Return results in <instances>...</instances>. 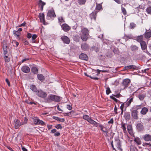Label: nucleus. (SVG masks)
<instances>
[{
	"mask_svg": "<svg viewBox=\"0 0 151 151\" xmlns=\"http://www.w3.org/2000/svg\"><path fill=\"white\" fill-rule=\"evenodd\" d=\"M89 32L88 30L86 28L81 29V37L83 41H86L87 40L89 35Z\"/></svg>",
	"mask_w": 151,
	"mask_h": 151,
	"instance_id": "obj_1",
	"label": "nucleus"
},
{
	"mask_svg": "<svg viewBox=\"0 0 151 151\" xmlns=\"http://www.w3.org/2000/svg\"><path fill=\"white\" fill-rule=\"evenodd\" d=\"M47 100L49 102L50 100L56 102H59L60 101V96L50 94L47 98Z\"/></svg>",
	"mask_w": 151,
	"mask_h": 151,
	"instance_id": "obj_2",
	"label": "nucleus"
},
{
	"mask_svg": "<svg viewBox=\"0 0 151 151\" xmlns=\"http://www.w3.org/2000/svg\"><path fill=\"white\" fill-rule=\"evenodd\" d=\"M130 82V80L128 78L124 79L121 84V87L123 89L126 88L128 86Z\"/></svg>",
	"mask_w": 151,
	"mask_h": 151,
	"instance_id": "obj_3",
	"label": "nucleus"
},
{
	"mask_svg": "<svg viewBox=\"0 0 151 151\" xmlns=\"http://www.w3.org/2000/svg\"><path fill=\"white\" fill-rule=\"evenodd\" d=\"M36 94L39 97L42 98H45L47 96L46 93L41 90H38Z\"/></svg>",
	"mask_w": 151,
	"mask_h": 151,
	"instance_id": "obj_4",
	"label": "nucleus"
},
{
	"mask_svg": "<svg viewBox=\"0 0 151 151\" xmlns=\"http://www.w3.org/2000/svg\"><path fill=\"white\" fill-rule=\"evenodd\" d=\"M114 145L120 151H122V149L121 148V143L120 140L118 138H116L115 139L114 142Z\"/></svg>",
	"mask_w": 151,
	"mask_h": 151,
	"instance_id": "obj_5",
	"label": "nucleus"
},
{
	"mask_svg": "<svg viewBox=\"0 0 151 151\" xmlns=\"http://www.w3.org/2000/svg\"><path fill=\"white\" fill-rule=\"evenodd\" d=\"M136 129L138 132H140L143 130L144 128L143 123L141 122H139L136 124Z\"/></svg>",
	"mask_w": 151,
	"mask_h": 151,
	"instance_id": "obj_6",
	"label": "nucleus"
},
{
	"mask_svg": "<svg viewBox=\"0 0 151 151\" xmlns=\"http://www.w3.org/2000/svg\"><path fill=\"white\" fill-rule=\"evenodd\" d=\"M131 115L133 118L137 120L138 119V111L137 110H133L131 111Z\"/></svg>",
	"mask_w": 151,
	"mask_h": 151,
	"instance_id": "obj_7",
	"label": "nucleus"
},
{
	"mask_svg": "<svg viewBox=\"0 0 151 151\" xmlns=\"http://www.w3.org/2000/svg\"><path fill=\"white\" fill-rule=\"evenodd\" d=\"M14 127L16 129L18 128L20 126L22 125V122H20L19 120L17 119H15L14 120Z\"/></svg>",
	"mask_w": 151,
	"mask_h": 151,
	"instance_id": "obj_8",
	"label": "nucleus"
},
{
	"mask_svg": "<svg viewBox=\"0 0 151 151\" xmlns=\"http://www.w3.org/2000/svg\"><path fill=\"white\" fill-rule=\"evenodd\" d=\"M61 39L65 43L68 44L70 43V40L68 37L66 36H63L61 37Z\"/></svg>",
	"mask_w": 151,
	"mask_h": 151,
	"instance_id": "obj_9",
	"label": "nucleus"
},
{
	"mask_svg": "<svg viewBox=\"0 0 151 151\" xmlns=\"http://www.w3.org/2000/svg\"><path fill=\"white\" fill-rule=\"evenodd\" d=\"M37 4L40 9H43L44 6L46 5V3L42 0H39Z\"/></svg>",
	"mask_w": 151,
	"mask_h": 151,
	"instance_id": "obj_10",
	"label": "nucleus"
},
{
	"mask_svg": "<svg viewBox=\"0 0 151 151\" xmlns=\"http://www.w3.org/2000/svg\"><path fill=\"white\" fill-rule=\"evenodd\" d=\"M39 17L40 21L44 25H45V16L43 13H40L39 14Z\"/></svg>",
	"mask_w": 151,
	"mask_h": 151,
	"instance_id": "obj_11",
	"label": "nucleus"
},
{
	"mask_svg": "<svg viewBox=\"0 0 151 151\" xmlns=\"http://www.w3.org/2000/svg\"><path fill=\"white\" fill-rule=\"evenodd\" d=\"M22 71L25 73H28L30 71V69L29 67L27 66H23L21 68Z\"/></svg>",
	"mask_w": 151,
	"mask_h": 151,
	"instance_id": "obj_12",
	"label": "nucleus"
},
{
	"mask_svg": "<svg viewBox=\"0 0 151 151\" xmlns=\"http://www.w3.org/2000/svg\"><path fill=\"white\" fill-rule=\"evenodd\" d=\"M137 68V67L135 65H131L127 66H125L123 69V70L125 71L127 70L130 69H136Z\"/></svg>",
	"mask_w": 151,
	"mask_h": 151,
	"instance_id": "obj_13",
	"label": "nucleus"
},
{
	"mask_svg": "<svg viewBox=\"0 0 151 151\" xmlns=\"http://www.w3.org/2000/svg\"><path fill=\"white\" fill-rule=\"evenodd\" d=\"M62 29L65 32H68L70 29V27L67 24L65 23L61 25Z\"/></svg>",
	"mask_w": 151,
	"mask_h": 151,
	"instance_id": "obj_14",
	"label": "nucleus"
},
{
	"mask_svg": "<svg viewBox=\"0 0 151 151\" xmlns=\"http://www.w3.org/2000/svg\"><path fill=\"white\" fill-rule=\"evenodd\" d=\"M81 48L84 51H87L88 50L89 46L88 44L86 43H82L81 45Z\"/></svg>",
	"mask_w": 151,
	"mask_h": 151,
	"instance_id": "obj_15",
	"label": "nucleus"
},
{
	"mask_svg": "<svg viewBox=\"0 0 151 151\" xmlns=\"http://www.w3.org/2000/svg\"><path fill=\"white\" fill-rule=\"evenodd\" d=\"M47 16L50 17H55L56 15L54 10H49L47 13Z\"/></svg>",
	"mask_w": 151,
	"mask_h": 151,
	"instance_id": "obj_16",
	"label": "nucleus"
},
{
	"mask_svg": "<svg viewBox=\"0 0 151 151\" xmlns=\"http://www.w3.org/2000/svg\"><path fill=\"white\" fill-rule=\"evenodd\" d=\"M133 98L132 97L130 99H128L127 101L124 102L126 108L128 107L131 104V103L133 101Z\"/></svg>",
	"mask_w": 151,
	"mask_h": 151,
	"instance_id": "obj_17",
	"label": "nucleus"
},
{
	"mask_svg": "<svg viewBox=\"0 0 151 151\" xmlns=\"http://www.w3.org/2000/svg\"><path fill=\"white\" fill-rule=\"evenodd\" d=\"M79 58L81 59L85 60H87L88 59L86 55L83 53H82L81 55H80Z\"/></svg>",
	"mask_w": 151,
	"mask_h": 151,
	"instance_id": "obj_18",
	"label": "nucleus"
},
{
	"mask_svg": "<svg viewBox=\"0 0 151 151\" xmlns=\"http://www.w3.org/2000/svg\"><path fill=\"white\" fill-rule=\"evenodd\" d=\"M135 40L137 41L138 42L140 43L141 42L143 41V37L142 35L138 36L135 37Z\"/></svg>",
	"mask_w": 151,
	"mask_h": 151,
	"instance_id": "obj_19",
	"label": "nucleus"
},
{
	"mask_svg": "<svg viewBox=\"0 0 151 151\" xmlns=\"http://www.w3.org/2000/svg\"><path fill=\"white\" fill-rule=\"evenodd\" d=\"M140 44L142 50H145L147 48V45L145 41H143L141 42Z\"/></svg>",
	"mask_w": 151,
	"mask_h": 151,
	"instance_id": "obj_20",
	"label": "nucleus"
},
{
	"mask_svg": "<svg viewBox=\"0 0 151 151\" xmlns=\"http://www.w3.org/2000/svg\"><path fill=\"white\" fill-rule=\"evenodd\" d=\"M124 117L126 120H128L130 119V115L129 112H126L124 114Z\"/></svg>",
	"mask_w": 151,
	"mask_h": 151,
	"instance_id": "obj_21",
	"label": "nucleus"
},
{
	"mask_svg": "<svg viewBox=\"0 0 151 151\" xmlns=\"http://www.w3.org/2000/svg\"><path fill=\"white\" fill-rule=\"evenodd\" d=\"M38 79L40 81L43 82L45 80L44 76L41 74H38L37 75Z\"/></svg>",
	"mask_w": 151,
	"mask_h": 151,
	"instance_id": "obj_22",
	"label": "nucleus"
},
{
	"mask_svg": "<svg viewBox=\"0 0 151 151\" xmlns=\"http://www.w3.org/2000/svg\"><path fill=\"white\" fill-rule=\"evenodd\" d=\"M99 126L101 128V130L104 132L106 133V135H107L108 132L107 129L104 127L102 125L100 124Z\"/></svg>",
	"mask_w": 151,
	"mask_h": 151,
	"instance_id": "obj_23",
	"label": "nucleus"
},
{
	"mask_svg": "<svg viewBox=\"0 0 151 151\" xmlns=\"http://www.w3.org/2000/svg\"><path fill=\"white\" fill-rule=\"evenodd\" d=\"M148 111V109L147 108L144 107L142 108V110L140 111V113L143 115H145L147 114Z\"/></svg>",
	"mask_w": 151,
	"mask_h": 151,
	"instance_id": "obj_24",
	"label": "nucleus"
},
{
	"mask_svg": "<svg viewBox=\"0 0 151 151\" xmlns=\"http://www.w3.org/2000/svg\"><path fill=\"white\" fill-rule=\"evenodd\" d=\"M144 139L146 141L151 140V136L149 134H145L144 137Z\"/></svg>",
	"mask_w": 151,
	"mask_h": 151,
	"instance_id": "obj_25",
	"label": "nucleus"
},
{
	"mask_svg": "<svg viewBox=\"0 0 151 151\" xmlns=\"http://www.w3.org/2000/svg\"><path fill=\"white\" fill-rule=\"evenodd\" d=\"M88 122L90 124H93L96 127H97L98 124L99 125L100 124H99L94 121L91 118L90 119Z\"/></svg>",
	"mask_w": 151,
	"mask_h": 151,
	"instance_id": "obj_26",
	"label": "nucleus"
},
{
	"mask_svg": "<svg viewBox=\"0 0 151 151\" xmlns=\"http://www.w3.org/2000/svg\"><path fill=\"white\" fill-rule=\"evenodd\" d=\"M3 48L4 55L8 54L7 50V48H8V47L6 45H3Z\"/></svg>",
	"mask_w": 151,
	"mask_h": 151,
	"instance_id": "obj_27",
	"label": "nucleus"
},
{
	"mask_svg": "<svg viewBox=\"0 0 151 151\" xmlns=\"http://www.w3.org/2000/svg\"><path fill=\"white\" fill-rule=\"evenodd\" d=\"M97 13L96 11L94 12H92L90 14V17L91 19H93L94 20H95L96 19V14Z\"/></svg>",
	"mask_w": 151,
	"mask_h": 151,
	"instance_id": "obj_28",
	"label": "nucleus"
},
{
	"mask_svg": "<svg viewBox=\"0 0 151 151\" xmlns=\"http://www.w3.org/2000/svg\"><path fill=\"white\" fill-rule=\"evenodd\" d=\"M127 128L129 133L131 134L132 133V125H128Z\"/></svg>",
	"mask_w": 151,
	"mask_h": 151,
	"instance_id": "obj_29",
	"label": "nucleus"
},
{
	"mask_svg": "<svg viewBox=\"0 0 151 151\" xmlns=\"http://www.w3.org/2000/svg\"><path fill=\"white\" fill-rule=\"evenodd\" d=\"M138 47L135 45H132L130 49L132 51L136 52L138 50Z\"/></svg>",
	"mask_w": 151,
	"mask_h": 151,
	"instance_id": "obj_30",
	"label": "nucleus"
},
{
	"mask_svg": "<svg viewBox=\"0 0 151 151\" xmlns=\"http://www.w3.org/2000/svg\"><path fill=\"white\" fill-rule=\"evenodd\" d=\"M33 121V124L34 125H38L39 123V119L37 117H34L32 118Z\"/></svg>",
	"mask_w": 151,
	"mask_h": 151,
	"instance_id": "obj_31",
	"label": "nucleus"
},
{
	"mask_svg": "<svg viewBox=\"0 0 151 151\" xmlns=\"http://www.w3.org/2000/svg\"><path fill=\"white\" fill-rule=\"evenodd\" d=\"M30 88L34 92L37 93L38 90L35 85H32L30 86Z\"/></svg>",
	"mask_w": 151,
	"mask_h": 151,
	"instance_id": "obj_32",
	"label": "nucleus"
},
{
	"mask_svg": "<svg viewBox=\"0 0 151 151\" xmlns=\"http://www.w3.org/2000/svg\"><path fill=\"white\" fill-rule=\"evenodd\" d=\"M145 37L148 39L151 37V32H146L144 34Z\"/></svg>",
	"mask_w": 151,
	"mask_h": 151,
	"instance_id": "obj_33",
	"label": "nucleus"
},
{
	"mask_svg": "<svg viewBox=\"0 0 151 151\" xmlns=\"http://www.w3.org/2000/svg\"><path fill=\"white\" fill-rule=\"evenodd\" d=\"M4 58L6 62H9L10 60V58L9 57V54L4 55Z\"/></svg>",
	"mask_w": 151,
	"mask_h": 151,
	"instance_id": "obj_34",
	"label": "nucleus"
},
{
	"mask_svg": "<svg viewBox=\"0 0 151 151\" xmlns=\"http://www.w3.org/2000/svg\"><path fill=\"white\" fill-rule=\"evenodd\" d=\"M31 71L34 74H37L38 72V69L36 67H32L31 68Z\"/></svg>",
	"mask_w": 151,
	"mask_h": 151,
	"instance_id": "obj_35",
	"label": "nucleus"
},
{
	"mask_svg": "<svg viewBox=\"0 0 151 151\" xmlns=\"http://www.w3.org/2000/svg\"><path fill=\"white\" fill-rule=\"evenodd\" d=\"M127 124L122 123V127L121 128L123 130V131L124 133H126L127 132L126 130V125H127Z\"/></svg>",
	"mask_w": 151,
	"mask_h": 151,
	"instance_id": "obj_36",
	"label": "nucleus"
},
{
	"mask_svg": "<svg viewBox=\"0 0 151 151\" xmlns=\"http://www.w3.org/2000/svg\"><path fill=\"white\" fill-rule=\"evenodd\" d=\"M91 49L93 50H95L96 52H97L99 51L100 47L99 45H97V46L92 47Z\"/></svg>",
	"mask_w": 151,
	"mask_h": 151,
	"instance_id": "obj_37",
	"label": "nucleus"
},
{
	"mask_svg": "<svg viewBox=\"0 0 151 151\" xmlns=\"http://www.w3.org/2000/svg\"><path fill=\"white\" fill-rule=\"evenodd\" d=\"M134 141L136 142V143L138 145H139L141 144V142L140 139L138 137H136L134 139Z\"/></svg>",
	"mask_w": 151,
	"mask_h": 151,
	"instance_id": "obj_38",
	"label": "nucleus"
},
{
	"mask_svg": "<svg viewBox=\"0 0 151 151\" xmlns=\"http://www.w3.org/2000/svg\"><path fill=\"white\" fill-rule=\"evenodd\" d=\"M102 3L101 4H97L96 7L95 9H102Z\"/></svg>",
	"mask_w": 151,
	"mask_h": 151,
	"instance_id": "obj_39",
	"label": "nucleus"
},
{
	"mask_svg": "<svg viewBox=\"0 0 151 151\" xmlns=\"http://www.w3.org/2000/svg\"><path fill=\"white\" fill-rule=\"evenodd\" d=\"M145 95L144 94H140L138 96V97L139 98V100L141 101H142L144 99Z\"/></svg>",
	"mask_w": 151,
	"mask_h": 151,
	"instance_id": "obj_40",
	"label": "nucleus"
},
{
	"mask_svg": "<svg viewBox=\"0 0 151 151\" xmlns=\"http://www.w3.org/2000/svg\"><path fill=\"white\" fill-rule=\"evenodd\" d=\"M86 1V0H78V2L80 5H84Z\"/></svg>",
	"mask_w": 151,
	"mask_h": 151,
	"instance_id": "obj_41",
	"label": "nucleus"
},
{
	"mask_svg": "<svg viewBox=\"0 0 151 151\" xmlns=\"http://www.w3.org/2000/svg\"><path fill=\"white\" fill-rule=\"evenodd\" d=\"M13 33L16 36L18 37L20 35L21 33L17 31H14Z\"/></svg>",
	"mask_w": 151,
	"mask_h": 151,
	"instance_id": "obj_42",
	"label": "nucleus"
},
{
	"mask_svg": "<svg viewBox=\"0 0 151 151\" xmlns=\"http://www.w3.org/2000/svg\"><path fill=\"white\" fill-rule=\"evenodd\" d=\"M130 151H138V150L137 147L133 146H130Z\"/></svg>",
	"mask_w": 151,
	"mask_h": 151,
	"instance_id": "obj_43",
	"label": "nucleus"
},
{
	"mask_svg": "<svg viewBox=\"0 0 151 151\" xmlns=\"http://www.w3.org/2000/svg\"><path fill=\"white\" fill-rule=\"evenodd\" d=\"M83 118L84 119L86 120L88 122L89 120L91 119V118H90L89 116L88 115H85L83 116Z\"/></svg>",
	"mask_w": 151,
	"mask_h": 151,
	"instance_id": "obj_44",
	"label": "nucleus"
},
{
	"mask_svg": "<svg viewBox=\"0 0 151 151\" xmlns=\"http://www.w3.org/2000/svg\"><path fill=\"white\" fill-rule=\"evenodd\" d=\"M84 74L85 76H86L88 77H89L93 79V80H98L99 79V78H98L97 77H92V76H89L88 75L87 73H84Z\"/></svg>",
	"mask_w": 151,
	"mask_h": 151,
	"instance_id": "obj_45",
	"label": "nucleus"
},
{
	"mask_svg": "<svg viewBox=\"0 0 151 151\" xmlns=\"http://www.w3.org/2000/svg\"><path fill=\"white\" fill-rule=\"evenodd\" d=\"M136 26V24L133 22L131 23L130 24V28L131 29H133Z\"/></svg>",
	"mask_w": 151,
	"mask_h": 151,
	"instance_id": "obj_46",
	"label": "nucleus"
},
{
	"mask_svg": "<svg viewBox=\"0 0 151 151\" xmlns=\"http://www.w3.org/2000/svg\"><path fill=\"white\" fill-rule=\"evenodd\" d=\"M37 36L35 34H34L32 36V39L33 40L32 42L35 43V39L37 37Z\"/></svg>",
	"mask_w": 151,
	"mask_h": 151,
	"instance_id": "obj_47",
	"label": "nucleus"
},
{
	"mask_svg": "<svg viewBox=\"0 0 151 151\" xmlns=\"http://www.w3.org/2000/svg\"><path fill=\"white\" fill-rule=\"evenodd\" d=\"M38 125H45V123L42 121L40 120L39 119V123H38Z\"/></svg>",
	"mask_w": 151,
	"mask_h": 151,
	"instance_id": "obj_48",
	"label": "nucleus"
},
{
	"mask_svg": "<svg viewBox=\"0 0 151 151\" xmlns=\"http://www.w3.org/2000/svg\"><path fill=\"white\" fill-rule=\"evenodd\" d=\"M58 19L59 21L60 22V23H62V22H65V21H64V19H63V17H59L58 18Z\"/></svg>",
	"mask_w": 151,
	"mask_h": 151,
	"instance_id": "obj_49",
	"label": "nucleus"
},
{
	"mask_svg": "<svg viewBox=\"0 0 151 151\" xmlns=\"http://www.w3.org/2000/svg\"><path fill=\"white\" fill-rule=\"evenodd\" d=\"M113 51L115 54H119V51L117 48H114L113 50Z\"/></svg>",
	"mask_w": 151,
	"mask_h": 151,
	"instance_id": "obj_50",
	"label": "nucleus"
},
{
	"mask_svg": "<svg viewBox=\"0 0 151 151\" xmlns=\"http://www.w3.org/2000/svg\"><path fill=\"white\" fill-rule=\"evenodd\" d=\"M111 92L110 88L109 87H108L106 88V93L107 95L109 94Z\"/></svg>",
	"mask_w": 151,
	"mask_h": 151,
	"instance_id": "obj_51",
	"label": "nucleus"
},
{
	"mask_svg": "<svg viewBox=\"0 0 151 151\" xmlns=\"http://www.w3.org/2000/svg\"><path fill=\"white\" fill-rule=\"evenodd\" d=\"M134 109H136V110H137L138 109H140L141 108L140 105L134 106Z\"/></svg>",
	"mask_w": 151,
	"mask_h": 151,
	"instance_id": "obj_52",
	"label": "nucleus"
},
{
	"mask_svg": "<svg viewBox=\"0 0 151 151\" xmlns=\"http://www.w3.org/2000/svg\"><path fill=\"white\" fill-rule=\"evenodd\" d=\"M124 106L126 108V106L125 105V104L124 103L122 104L121 105V106H120V108L121 110H123Z\"/></svg>",
	"mask_w": 151,
	"mask_h": 151,
	"instance_id": "obj_53",
	"label": "nucleus"
},
{
	"mask_svg": "<svg viewBox=\"0 0 151 151\" xmlns=\"http://www.w3.org/2000/svg\"><path fill=\"white\" fill-rule=\"evenodd\" d=\"M55 127L57 129H61L62 128V127L61 126L60 124H58L56 125V126H55Z\"/></svg>",
	"mask_w": 151,
	"mask_h": 151,
	"instance_id": "obj_54",
	"label": "nucleus"
},
{
	"mask_svg": "<svg viewBox=\"0 0 151 151\" xmlns=\"http://www.w3.org/2000/svg\"><path fill=\"white\" fill-rule=\"evenodd\" d=\"M27 120H28L26 118H25L24 121L22 122V125H23L24 124H26L27 123Z\"/></svg>",
	"mask_w": 151,
	"mask_h": 151,
	"instance_id": "obj_55",
	"label": "nucleus"
},
{
	"mask_svg": "<svg viewBox=\"0 0 151 151\" xmlns=\"http://www.w3.org/2000/svg\"><path fill=\"white\" fill-rule=\"evenodd\" d=\"M12 44H15V45H16L15 46L16 47L17 46L19 45V43L16 41H12Z\"/></svg>",
	"mask_w": 151,
	"mask_h": 151,
	"instance_id": "obj_56",
	"label": "nucleus"
},
{
	"mask_svg": "<svg viewBox=\"0 0 151 151\" xmlns=\"http://www.w3.org/2000/svg\"><path fill=\"white\" fill-rule=\"evenodd\" d=\"M58 121L61 122H63L65 121V119L64 118H59Z\"/></svg>",
	"mask_w": 151,
	"mask_h": 151,
	"instance_id": "obj_57",
	"label": "nucleus"
},
{
	"mask_svg": "<svg viewBox=\"0 0 151 151\" xmlns=\"http://www.w3.org/2000/svg\"><path fill=\"white\" fill-rule=\"evenodd\" d=\"M113 95L114 96L118 98L121 96V95L119 93L118 94L116 95Z\"/></svg>",
	"mask_w": 151,
	"mask_h": 151,
	"instance_id": "obj_58",
	"label": "nucleus"
},
{
	"mask_svg": "<svg viewBox=\"0 0 151 151\" xmlns=\"http://www.w3.org/2000/svg\"><path fill=\"white\" fill-rule=\"evenodd\" d=\"M67 108L69 110H71L72 109V106L70 105H67Z\"/></svg>",
	"mask_w": 151,
	"mask_h": 151,
	"instance_id": "obj_59",
	"label": "nucleus"
},
{
	"mask_svg": "<svg viewBox=\"0 0 151 151\" xmlns=\"http://www.w3.org/2000/svg\"><path fill=\"white\" fill-rule=\"evenodd\" d=\"M71 111H70L69 113H65L64 114H65L64 116H68L70 115Z\"/></svg>",
	"mask_w": 151,
	"mask_h": 151,
	"instance_id": "obj_60",
	"label": "nucleus"
},
{
	"mask_svg": "<svg viewBox=\"0 0 151 151\" xmlns=\"http://www.w3.org/2000/svg\"><path fill=\"white\" fill-rule=\"evenodd\" d=\"M32 35L30 33H28L27 37L29 39L31 38V37H32Z\"/></svg>",
	"mask_w": 151,
	"mask_h": 151,
	"instance_id": "obj_61",
	"label": "nucleus"
},
{
	"mask_svg": "<svg viewBox=\"0 0 151 151\" xmlns=\"http://www.w3.org/2000/svg\"><path fill=\"white\" fill-rule=\"evenodd\" d=\"M114 122V120L113 119H111L110 121H109L108 123L109 124H113Z\"/></svg>",
	"mask_w": 151,
	"mask_h": 151,
	"instance_id": "obj_62",
	"label": "nucleus"
},
{
	"mask_svg": "<svg viewBox=\"0 0 151 151\" xmlns=\"http://www.w3.org/2000/svg\"><path fill=\"white\" fill-rule=\"evenodd\" d=\"M60 135V133L59 132H58L55 133L54 135L56 136H58Z\"/></svg>",
	"mask_w": 151,
	"mask_h": 151,
	"instance_id": "obj_63",
	"label": "nucleus"
},
{
	"mask_svg": "<svg viewBox=\"0 0 151 151\" xmlns=\"http://www.w3.org/2000/svg\"><path fill=\"white\" fill-rule=\"evenodd\" d=\"M6 81L8 85L9 86H10V82H9L8 79L7 78H6Z\"/></svg>",
	"mask_w": 151,
	"mask_h": 151,
	"instance_id": "obj_64",
	"label": "nucleus"
}]
</instances>
